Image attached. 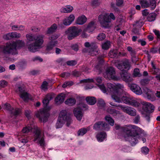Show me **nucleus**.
<instances>
[{"label":"nucleus","mask_w":160,"mask_h":160,"mask_svg":"<svg viewBox=\"0 0 160 160\" xmlns=\"http://www.w3.org/2000/svg\"><path fill=\"white\" fill-rule=\"evenodd\" d=\"M13 38H19L21 37L20 33L16 32H12Z\"/></svg>","instance_id":"obj_56"},{"label":"nucleus","mask_w":160,"mask_h":160,"mask_svg":"<svg viewBox=\"0 0 160 160\" xmlns=\"http://www.w3.org/2000/svg\"><path fill=\"white\" fill-rule=\"evenodd\" d=\"M143 22L141 20H139L136 22L135 24H134V26L138 28H140L143 25Z\"/></svg>","instance_id":"obj_51"},{"label":"nucleus","mask_w":160,"mask_h":160,"mask_svg":"<svg viewBox=\"0 0 160 160\" xmlns=\"http://www.w3.org/2000/svg\"><path fill=\"white\" fill-rule=\"evenodd\" d=\"M53 93H49L45 97L42 101L44 108L38 111L35 113V115L39 120L43 122H46L48 120L49 115L48 111L51 109L50 107H48L49 102L54 97Z\"/></svg>","instance_id":"obj_2"},{"label":"nucleus","mask_w":160,"mask_h":160,"mask_svg":"<svg viewBox=\"0 0 160 160\" xmlns=\"http://www.w3.org/2000/svg\"><path fill=\"white\" fill-rule=\"evenodd\" d=\"M118 54V51L116 50H111L109 53V57L112 58H114L116 57Z\"/></svg>","instance_id":"obj_36"},{"label":"nucleus","mask_w":160,"mask_h":160,"mask_svg":"<svg viewBox=\"0 0 160 160\" xmlns=\"http://www.w3.org/2000/svg\"><path fill=\"white\" fill-rule=\"evenodd\" d=\"M141 103L143 105V109L146 112H152L154 110V107L150 103L146 102H142Z\"/></svg>","instance_id":"obj_20"},{"label":"nucleus","mask_w":160,"mask_h":160,"mask_svg":"<svg viewBox=\"0 0 160 160\" xmlns=\"http://www.w3.org/2000/svg\"><path fill=\"white\" fill-rule=\"evenodd\" d=\"M87 102L89 105H93L96 102V99L94 97H88L86 98Z\"/></svg>","instance_id":"obj_31"},{"label":"nucleus","mask_w":160,"mask_h":160,"mask_svg":"<svg viewBox=\"0 0 160 160\" xmlns=\"http://www.w3.org/2000/svg\"><path fill=\"white\" fill-rule=\"evenodd\" d=\"M108 126L107 123L102 121H98L96 122L93 126V129L96 130H106V128Z\"/></svg>","instance_id":"obj_18"},{"label":"nucleus","mask_w":160,"mask_h":160,"mask_svg":"<svg viewBox=\"0 0 160 160\" xmlns=\"http://www.w3.org/2000/svg\"><path fill=\"white\" fill-rule=\"evenodd\" d=\"M63 23L64 25L66 26L70 24V17H68L64 20Z\"/></svg>","instance_id":"obj_55"},{"label":"nucleus","mask_w":160,"mask_h":160,"mask_svg":"<svg viewBox=\"0 0 160 160\" xmlns=\"http://www.w3.org/2000/svg\"><path fill=\"white\" fill-rule=\"evenodd\" d=\"M115 71L114 68L112 67H108L104 74L105 78L109 79H114L115 78Z\"/></svg>","instance_id":"obj_15"},{"label":"nucleus","mask_w":160,"mask_h":160,"mask_svg":"<svg viewBox=\"0 0 160 160\" xmlns=\"http://www.w3.org/2000/svg\"><path fill=\"white\" fill-rule=\"evenodd\" d=\"M106 134L105 132H102L97 134L96 137L98 140L99 142L102 141L106 138Z\"/></svg>","instance_id":"obj_30"},{"label":"nucleus","mask_w":160,"mask_h":160,"mask_svg":"<svg viewBox=\"0 0 160 160\" xmlns=\"http://www.w3.org/2000/svg\"><path fill=\"white\" fill-rule=\"evenodd\" d=\"M88 31L84 29L81 34V37L84 38H88L90 35V34H88Z\"/></svg>","instance_id":"obj_42"},{"label":"nucleus","mask_w":160,"mask_h":160,"mask_svg":"<svg viewBox=\"0 0 160 160\" xmlns=\"http://www.w3.org/2000/svg\"><path fill=\"white\" fill-rule=\"evenodd\" d=\"M118 109L122 110L123 112L127 114L132 116H134L136 115V111L134 109H132V108L128 106H125L123 105H119L118 106Z\"/></svg>","instance_id":"obj_16"},{"label":"nucleus","mask_w":160,"mask_h":160,"mask_svg":"<svg viewBox=\"0 0 160 160\" xmlns=\"http://www.w3.org/2000/svg\"><path fill=\"white\" fill-rule=\"evenodd\" d=\"M140 116L139 115H137L133 119V122L136 124H138L140 121Z\"/></svg>","instance_id":"obj_58"},{"label":"nucleus","mask_w":160,"mask_h":160,"mask_svg":"<svg viewBox=\"0 0 160 160\" xmlns=\"http://www.w3.org/2000/svg\"><path fill=\"white\" fill-rule=\"evenodd\" d=\"M71 48L75 52H77L78 49V46L77 44L73 45L71 46Z\"/></svg>","instance_id":"obj_60"},{"label":"nucleus","mask_w":160,"mask_h":160,"mask_svg":"<svg viewBox=\"0 0 160 160\" xmlns=\"http://www.w3.org/2000/svg\"><path fill=\"white\" fill-rule=\"evenodd\" d=\"M141 129L140 131H138L131 135L125 136V138L127 139L132 146L134 145L138 142V138L139 137V133L141 132Z\"/></svg>","instance_id":"obj_11"},{"label":"nucleus","mask_w":160,"mask_h":160,"mask_svg":"<svg viewBox=\"0 0 160 160\" xmlns=\"http://www.w3.org/2000/svg\"><path fill=\"white\" fill-rule=\"evenodd\" d=\"M59 34L55 33L49 37V42L48 43L47 49L50 50L53 49L58 44L57 39L59 37Z\"/></svg>","instance_id":"obj_10"},{"label":"nucleus","mask_w":160,"mask_h":160,"mask_svg":"<svg viewBox=\"0 0 160 160\" xmlns=\"http://www.w3.org/2000/svg\"><path fill=\"white\" fill-rule=\"evenodd\" d=\"M115 66L122 71L125 70H128L130 68V65L129 61L127 60L119 63H116Z\"/></svg>","instance_id":"obj_12"},{"label":"nucleus","mask_w":160,"mask_h":160,"mask_svg":"<svg viewBox=\"0 0 160 160\" xmlns=\"http://www.w3.org/2000/svg\"><path fill=\"white\" fill-rule=\"evenodd\" d=\"M32 130L34 133L33 141L36 142L40 146L44 147L45 145L44 134L41 133L40 130L37 126L35 127L32 125L28 126L22 129V132L23 133H28Z\"/></svg>","instance_id":"obj_5"},{"label":"nucleus","mask_w":160,"mask_h":160,"mask_svg":"<svg viewBox=\"0 0 160 160\" xmlns=\"http://www.w3.org/2000/svg\"><path fill=\"white\" fill-rule=\"evenodd\" d=\"M112 98L116 102L118 103L123 102L135 107H138L140 105L137 99L131 97L126 92L120 95L118 93L115 92L112 93Z\"/></svg>","instance_id":"obj_3"},{"label":"nucleus","mask_w":160,"mask_h":160,"mask_svg":"<svg viewBox=\"0 0 160 160\" xmlns=\"http://www.w3.org/2000/svg\"><path fill=\"white\" fill-rule=\"evenodd\" d=\"M106 38L105 35L102 33L98 34L97 36V39L99 40L102 41L104 40Z\"/></svg>","instance_id":"obj_47"},{"label":"nucleus","mask_w":160,"mask_h":160,"mask_svg":"<svg viewBox=\"0 0 160 160\" xmlns=\"http://www.w3.org/2000/svg\"><path fill=\"white\" fill-rule=\"evenodd\" d=\"M105 120L112 126L114 125V121L112 118L108 116H107L105 118Z\"/></svg>","instance_id":"obj_40"},{"label":"nucleus","mask_w":160,"mask_h":160,"mask_svg":"<svg viewBox=\"0 0 160 160\" xmlns=\"http://www.w3.org/2000/svg\"><path fill=\"white\" fill-rule=\"evenodd\" d=\"M84 46L86 47L90 48L89 52L91 55L94 56L98 53V46L95 44L93 43L90 44L88 42H86Z\"/></svg>","instance_id":"obj_13"},{"label":"nucleus","mask_w":160,"mask_h":160,"mask_svg":"<svg viewBox=\"0 0 160 160\" xmlns=\"http://www.w3.org/2000/svg\"><path fill=\"white\" fill-rule=\"evenodd\" d=\"M26 37L28 42L34 41L33 43L28 44L27 42L28 48L30 52H35L42 48L44 42V35L38 34L34 36L32 34L29 33L27 34Z\"/></svg>","instance_id":"obj_1"},{"label":"nucleus","mask_w":160,"mask_h":160,"mask_svg":"<svg viewBox=\"0 0 160 160\" xmlns=\"http://www.w3.org/2000/svg\"><path fill=\"white\" fill-rule=\"evenodd\" d=\"M107 92H109L112 97V93H114L115 92L118 93L117 90H115V86L113 84L110 83H108L107 84Z\"/></svg>","instance_id":"obj_25"},{"label":"nucleus","mask_w":160,"mask_h":160,"mask_svg":"<svg viewBox=\"0 0 160 160\" xmlns=\"http://www.w3.org/2000/svg\"><path fill=\"white\" fill-rule=\"evenodd\" d=\"M131 90L136 94L140 95L142 93L141 88L138 85L135 84H132L130 85Z\"/></svg>","instance_id":"obj_22"},{"label":"nucleus","mask_w":160,"mask_h":160,"mask_svg":"<svg viewBox=\"0 0 160 160\" xmlns=\"http://www.w3.org/2000/svg\"><path fill=\"white\" fill-rule=\"evenodd\" d=\"M133 75L135 77H140L141 76L138 69L135 68L134 70Z\"/></svg>","instance_id":"obj_49"},{"label":"nucleus","mask_w":160,"mask_h":160,"mask_svg":"<svg viewBox=\"0 0 160 160\" xmlns=\"http://www.w3.org/2000/svg\"><path fill=\"white\" fill-rule=\"evenodd\" d=\"M149 81V79L148 78L143 79L140 80V83L142 85L144 86L148 84Z\"/></svg>","instance_id":"obj_43"},{"label":"nucleus","mask_w":160,"mask_h":160,"mask_svg":"<svg viewBox=\"0 0 160 160\" xmlns=\"http://www.w3.org/2000/svg\"><path fill=\"white\" fill-rule=\"evenodd\" d=\"M99 88L104 93L107 92V90L106 89L104 85H100L99 86Z\"/></svg>","instance_id":"obj_62"},{"label":"nucleus","mask_w":160,"mask_h":160,"mask_svg":"<svg viewBox=\"0 0 160 160\" xmlns=\"http://www.w3.org/2000/svg\"><path fill=\"white\" fill-rule=\"evenodd\" d=\"M110 42L107 41L102 43V48L104 50L108 49L110 47Z\"/></svg>","instance_id":"obj_35"},{"label":"nucleus","mask_w":160,"mask_h":160,"mask_svg":"<svg viewBox=\"0 0 160 160\" xmlns=\"http://www.w3.org/2000/svg\"><path fill=\"white\" fill-rule=\"evenodd\" d=\"M63 124H65L67 127H69L70 124V114L69 112L66 110H63L60 112L56 124V128H61Z\"/></svg>","instance_id":"obj_7"},{"label":"nucleus","mask_w":160,"mask_h":160,"mask_svg":"<svg viewBox=\"0 0 160 160\" xmlns=\"http://www.w3.org/2000/svg\"><path fill=\"white\" fill-rule=\"evenodd\" d=\"M115 90H117L118 93L120 95L121 94H122L123 93L126 92V89L125 88L123 85L122 84L117 83L115 87Z\"/></svg>","instance_id":"obj_24"},{"label":"nucleus","mask_w":160,"mask_h":160,"mask_svg":"<svg viewBox=\"0 0 160 160\" xmlns=\"http://www.w3.org/2000/svg\"><path fill=\"white\" fill-rule=\"evenodd\" d=\"M17 92H19L20 98L24 101H26L30 98V95L25 90L23 86L19 87L17 90Z\"/></svg>","instance_id":"obj_14"},{"label":"nucleus","mask_w":160,"mask_h":160,"mask_svg":"<svg viewBox=\"0 0 160 160\" xmlns=\"http://www.w3.org/2000/svg\"><path fill=\"white\" fill-rule=\"evenodd\" d=\"M82 31L80 29H78L76 27L73 26L71 27V39L78 36L79 33Z\"/></svg>","instance_id":"obj_21"},{"label":"nucleus","mask_w":160,"mask_h":160,"mask_svg":"<svg viewBox=\"0 0 160 160\" xmlns=\"http://www.w3.org/2000/svg\"><path fill=\"white\" fill-rule=\"evenodd\" d=\"M48 83L46 81L43 82L41 88V89L44 91H46L48 89Z\"/></svg>","instance_id":"obj_46"},{"label":"nucleus","mask_w":160,"mask_h":160,"mask_svg":"<svg viewBox=\"0 0 160 160\" xmlns=\"http://www.w3.org/2000/svg\"><path fill=\"white\" fill-rule=\"evenodd\" d=\"M156 16V14L155 13H151L149 14L147 19L149 22H152L154 21Z\"/></svg>","instance_id":"obj_34"},{"label":"nucleus","mask_w":160,"mask_h":160,"mask_svg":"<svg viewBox=\"0 0 160 160\" xmlns=\"http://www.w3.org/2000/svg\"><path fill=\"white\" fill-rule=\"evenodd\" d=\"M99 4V3L98 2V0H93L91 2V5L94 7H96L98 6Z\"/></svg>","instance_id":"obj_52"},{"label":"nucleus","mask_w":160,"mask_h":160,"mask_svg":"<svg viewBox=\"0 0 160 160\" xmlns=\"http://www.w3.org/2000/svg\"><path fill=\"white\" fill-rule=\"evenodd\" d=\"M60 12L63 13H69L70 12V6L67 5L62 7L60 9Z\"/></svg>","instance_id":"obj_38"},{"label":"nucleus","mask_w":160,"mask_h":160,"mask_svg":"<svg viewBox=\"0 0 160 160\" xmlns=\"http://www.w3.org/2000/svg\"><path fill=\"white\" fill-rule=\"evenodd\" d=\"M57 28V25L55 23L53 24L50 28H48L46 34H50L55 32Z\"/></svg>","instance_id":"obj_29"},{"label":"nucleus","mask_w":160,"mask_h":160,"mask_svg":"<svg viewBox=\"0 0 160 160\" xmlns=\"http://www.w3.org/2000/svg\"><path fill=\"white\" fill-rule=\"evenodd\" d=\"M143 92L148 99L151 100L153 98L154 93L150 89L146 87H144L143 88Z\"/></svg>","instance_id":"obj_23"},{"label":"nucleus","mask_w":160,"mask_h":160,"mask_svg":"<svg viewBox=\"0 0 160 160\" xmlns=\"http://www.w3.org/2000/svg\"><path fill=\"white\" fill-rule=\"evenodd\" d=\"M24 41L18 40L11 43H7L0 47V51L5 55H15L18 53L17 49L24 46Z\"/></svg>","instance_id":"obj_4"},{"label":"nucleus","mask_w":160,"mask_h":160,"mask_svg":"<svg viewBox=\"0 0 160 160\" xmlns=\"http://www.w3.org/2000/svg\"><path fill=\"white\" fill-rule=\"evenodd\" d=\"M88 109L87 106L86 104H81L77 108L73 110V113L77 119L80 121L83 116V111Z\"/></svg>","instance_id":"obj_8"},{"label":"nucleus","mask_w":160,"mask_h":160,"mask_svg":"<svg viewBox=\"0 0 160 160\" xmlns=\"http://www.w3.org/2000/svg\"><path fill=\"white\" fill-rule=\"evenodd\" d=\"M95 22L94 21L90 22L87 25V27L85 28L86 30H87L88 31V33L92 32L95 29Z\"/></svg>","instance_id":"obj_28"},{"label":"nucleus","mask_w":160,"mask_h":160,"mask_svg":"<svg viewBox=\"0 0 160 160\" xmlns=\"http://www.w3.org/2000/svg\"><path fill=\"white\" fill-rule=\"evenodd\" d=\"M115 18V17L112 13L109 15L108 13H103L98 16V21L101 27L108 28L111 26L112 20H114Z\"/></svg>","instance_id":"obj_6"},{"label":"nucleus","mask_w":160,"mask_h":160,"mask_svg":"<svg viewBox=\"0 0 160 160\" xmlns=\"http://www.w3.org/2000/svg\"><path fill=\"white\" fill-rule=\"evenodd\" d=\"M142 117L144 118L148 122L150 121V115L149 114L147 113H143L142 114Z\"/></svg>","instance_id":"obj_54"},{"label":"nucleus","mask_w":160,"mask_h":160,"mask_svg":"<svg viewBox=\"0 0 160 160\" xmlns=\"http://www.w3.org/2000/svg\"><path fill=\"white\" fill-rule=\"evenodd\" d=\"M87 20V18L84 15L79 17L76 21V23L79 25H83Z\"/></svg>","instance_id":"obj_27"},{"label":"nucleus","mask_w":160,"mask_h":160,"mask_svg":"<svg viewBox=\"0 0 160 160\" xmlns=\"http://www.w3.org/2000/svg\"><path fill=\"white\" fill-rule=\"evenodd\" d=\"M7 82L4 80H2L0 81V87L4 88L7 85Z\"/></svg>","instance_id":"obj_57"},{"label":"nucleus","mask_w":160,"mask_h":160,"mask_svg":"<svg viewBox=\"0 0 160 160\" xmlns=\"http://www.w3.org/2000/svg\"><path fill=\"white\" fill-rule=\"evenodd\" d=\"M65 97V95L63 93L59 94L55 98V101L57 104H59L63 102Z\"/></svg>","instance_id":"obj_26"},{"label":"nucleus","mask_w":160,"mask_h":160,"mask_svg":"<svg viewBox=\"0 0 160 160\" xmlns=\"http://www.w3.org/2000/svg\"><path fill=\"white\" fill-rule=\"evenodd\" d=\"M150 0H141L140 3L143 8H147L150 6Z\"/></svg>","instance_id":"obj_32"},{"label":"nucleus","mask_w":160,"mask_h":160,"mask_svg":"<svg viewBox=\"0 0 160 160\" xmlns=\"http://www.w3.org/2000/svg\"><path fill=\"white\" fill-rule=\"evenodd\" d=\"M141 152L144 154H147L149 152V149L146 147H144L141 149Z\"/></svg>","instance_id":"obj_48"},{"label":"nucleus","mask_w":160,"mask_h":160,"mask_svg":"<svg viewBox=\"0 0 160 160\" xmlns=\"http://www.w3.org/2000/svg\"><path fill=\"white\" fill-rule=\"evenodd\" d=\"M70 82H65L62 85V87L63 88H65L67 87H70Z\"/></svg>","instance_id":"obj_61"},{"label":"nucleus","mask_w":160,"mask_h":160,"mask_svg":"<svg viewBox=\"0 0 160 160\" xmlns=\"http://www.w3.org/2000/svg\"><path fill=\"white\" fill-rule=\"evenodd\" d=\"M19 25H13L11 27V28L13 31H18V30Z\"/></svg>","instance_id":"obj_64"},{"label":"nucleus","mask_w":160,"mask_h":160,"mask_svg":"<svg viewBox=\"0 0 160 160\" xmlns=\"http://www.w3.org/2000/svg\"><path fill=\"white\" fill-rule=\"evenodd\" d=\"M150 6L152 9H155L156 6V3L155 0H150Z\"/></svg>","instance_id":"obj_44"},{"label":"nucleus","mask_w":160,"mask_h":160,"mask_svg":"<svg viewBox=\"0 0 160 160\" xmlns=\"http://www.w3.org/2000/svg\"><path fill=\"white\" fill-rule=\"evenodd\" d=\"M90 128L89 127H88L86 128H82L80 129L78 132V136H82L86 133L87 132L90 130Z\"/></svg>","instance_id":"obj_33"},{"label":"nucleus","mask_w":160,"mask_h":160,"mask_svg":"<svg viewBox=\"0 0 160 160\" xmlns=\"http://www.w3.org/2000/svg\"><path fill=\"white\" fill-rule=\"evenodd\" d=\"M116 5L118 7L122 6L124 4V0H116Z\"/></svg>","instance_id":"obj_50"},{"label":"nucleus","mask_w":160,"mask_h":160,"mask_svg":"<svg viewBox=\"0 0 160 160\" xmlns=\"http://www.w3.org/2000/svg\"><path fill=\"white\" fill-rule=\"evenodd\" d=\"M81 75V73L80 72L74 70L72 72V75L75 77H78Z\"/></svg>","instance_id":"obj_53"},{"label":"nucleus","mask_w":160,"mask_h":160,"mask_svg":"<svg viewBox=\"0 0 160 160\" xmlns=\"http://www.w3.org/2000/svg\"><path fill=\"white\" fill-rule=\"evenodd\" d=\"M12 32H10L9 33L3 36V38L4 39L6 40H9L13 38V35L12 34Z\"/></svg>","instance_id":"obj_45"},{"label":"nucleus","mask_w":160,"mask_h":160,"mask_svg":"<svg viewBox=\"0 0 160 160\" xmlns=\"http://www.w3.org/2000/svg\"><path fill=\"white\" fill-rule=\"evenodd\" d=\"M107 111L109 113L112 114L114 116L118 114V111L115 109H112L111 108H108Z\"/></svg>","instance_id":"obj_39"},{"label":"nucleus","mask_w":160,"mask_h":160,"mask_svg":"<svg viewBox=\"0 0 160 160\" xmlns=\"http://www.w3.org/2000/svg\"><path fill=\"white\" fill-rule=\"evenodd\" d=\"M98 105L100 107L103 108L105 106V103L104 100L101 99H99L98 100Z\"/></svg>","instance_id":"obj_41"},{"label":"nucleus","mask_w":160,"mask_h":160,"mask_svg":"<svg viewBox=\"0 0 160 160\" xmlns=\"http://www.w3.org/2000/svg\"><path fill=\"white\" fill-rule=\"evenodd\" d=\"M81 82H84V83H87V82H93L94 81L92 79H85L82 80L80 81Z\"/></svg>","instance_id":"obj_59"},{"label":"nucleus","mask_w":160,"mask_h":160,"mask_svg":"<svg viewBox=\"0 0 160 160\" xmlns=\"http://www.w3.org/2000/svg\"><path fill=\"white\" fill-rule=\"evenodd\" d=\"M138 42L142 46L145 45L146 43L145 41L143 39H139L138 40Z\"/></svg>","instance_id":"obj_63"},{"label":"nucleus","mask_w":160,"mask_h":160,"mask_svg":"<svg viewBox=\"0 0 160 160\" xmlns=\"http://www.w3.org/2000/svg\"><path fill=\"white\" fill-rule=\"evenodd\" d=\"M121 129L123 131V136L124 138L125 136L130 135L135 132L141 131V129L139 128L135 125H130L122 127Z\"/></svg>","instance_id":"obj_9"},{"label":"nucleus","mask_w":160,"mask_h":160,"mask_svg":"<svg viewBox=\"0 0 160 160\" xmlns=\"http://www.w3.org/2000/svg\"><path fill=\"white\" fill-rule=\"evenodd\" d=\"M122 79L126 82H129L132 81L133 79L131 74L126 71L120 73Z\"/></svg>","instance_id":"obj_19"},{"label":"nucleus","mask_w":160,"mask_h":160,"mask_svg":"<svg viewBox=\"0 0 160 160\" xmlns=\"http://www.w3.org/2000/svg\"><path fill=\"white\" fill-rule=\"evenodd\" d=\"M151 65L152 67L151 72L153 74H155L159 72V69L158 68H156L155 64L152 61L151 62Z\"/></svg>","instance_id":"obj_37"},{"label":"nucleus","mask_w":160,"mask_h":160,"mask_svg":"<svg viewBox=\"0 0 160 160\" xmlns=\"http://www.w3.org/2000/svg\"><path fill=\"white\" fill-rule=\"evenodd\" d=\"M4 107L6 110L9 112L10 113L14 116L18 115L21 112L20 109L18 108L14 109L13 108L11 107V105L9 103L5 104Z\"/></svg>","instance_id":"obj_17"}]
</instances>
